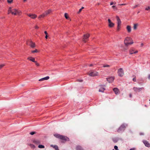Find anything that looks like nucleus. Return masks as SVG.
<instances>
[{
    "label": "nucleus",
    "instance_id": "f257e3e1",
    "mask_svg": "<svg viewBox=\"0 0 150 150\" xmlns=\"http://www.w3.org/2000/svg\"><path fill=\"white\" fill-rule=\"evenodd\" d=\"M124 43L126 46H128L129 45L133 43V40L130 38L127 37L126 38L124 41Z\"/></svg>",
    "mask_w": 150,
    "mask_h": 150
},
{
    "label": "nucleus",
    "instance_id": "f03ea898",
    "mask_svg": "<svg viewBox=\"0 0 150 150\" xmlns=\"http://www.w3.org/2000/svg\"><path fill=\"white\" fill-rule=\"evenodd\" d=\"M54 135L56 137L59 138L60 139L64 140L65 141H69V139L67 137L62 135L58 134H54Z\"/></svg>",
    "mask_w": 150,
    "mask_h": 150
},
{
    "label": "nucleus",
    "instance_id": "7ed1b4c3",
    "mask_svg": "<svg viewBox=\"0 0 150 150\" xmlns=\"http://www.w3.org/2000/svg\"><path fill=\"white\" fill-rule=\"evenodd\" d=\"M88 74L90 76H95L98 75V72L93 70L89 71Z\"/></svg>",
    "mask_w": 150,
    "mask_h": 150
},
{
    "label": "nucleus",
    "instance_id": "20e7f679",
    "mask_svg": "<svg viewBox=\"0 0 150 150\" xmlns=\"http://www.w3.org/2000/svg\"><path fill=\"white\" fill-rule=\"evenodd\" d=\"M52 11L50 9H49L47 11L45 12V13L40 15L39 17V18H44L47 15H48L51 13Z\"/></svg>",
    "mask_w": 150,
    "mask_h": 150
},
{
    "label": "nucleus",
    "instance_id": "39448f33",
    "mask_svg": "<svg viewBox=\"0 0 150 150\" xmlns=\"http://www.w3.org/2000/svg\"><path fill=\"white\" fill-rule=\"evenodd\" d=\"M127 125V124H122L118 129L117 130V132H120L122 131H123L125 129V128Z\"/></svg>",
    "mask_w": 150,
    "mask_h": 150
},
{
    "label": "nucleus",
    "instance_id": "423d86ee",
    "mask_svg": "<svg viewBox=\"0 0 150 150\" xmlns=\"http://www.w3.org/2000/svg\"><path fill=\"white\" fill-rule=\"evenodd\" d=\"M133 90L136 93L139 92L142 90H144V88L143 87L137 88L135 87H134L133 88Z\"/></svg>",
    "mask_w": 150,
    "mask_h": 150
},
{
    "label": "nucleus",
    "instance_id": "0eeeda50",
    "mask_svg": "<svg viewBox=\"0 0 150 150\" xmlns=\"http://www.w3.org/2000/svg\"><path fill=\"white\" fill-rule=\"evenodd\" d=\"M117 73H118V75L121 77L124 74L123 69L122 68L119 69L118 70Z\"/></svg>",
    "mask_w": 150,
    "mask_h": 150
},
{
    "label": "nucleus",
    "instance_id": "6e6552de",
    "mask_svg": "<svg viewBox=\"0 0 150 150\" xmlns=\"http://www.w3.org/2000/svg\"><path fill=\"white\" fill-rule=\"evenodd\" d=\"M20 13L21 12L20 11H18L16 9H12V14H14V15H20Z\"/></svg>",
    "mask_w": 150,
    "mask_h": 150
},
{
    "label": "nucleus",
    "instance_id": "1a4fd4ad",
    "mask_svg": "<svg viewBox=\"0 0 150 150\" xmlns=\"http://www.w3.org/2000/svg\"><path fill=\"white\" fill-rule=\"evenodd\" d=\"M27 44L29 45L32 48H34L35 47V43L31 40H30L29 42H27Z\"/></svg>",
    "mask_w": 150,
    "mask_h": 150
},
{
    "label": "nucleus",
    "instance_id": "9d476101",
    "mask_svg": "<svg viewBox=\"0 0 150 150\" xmlns=\"http://www.w3.org/2000/svg\"><path fill=\"white\" fill-rule=\"evenodd\" d=\"M89 34H88L84 35L83 36V41L85 42H86V40H87V39L89 37Z\"/></svg>",
    "mask_w": 150,
    "mask_h": 150
},
{
    "label": "nucleus",
    "instance_id": "9b49d317",
    "mask_svg": "<svg viewBox=\"0 0 150 150\" xmlns=\"http://www.w3.org/2000/svg\"><path fill=\"white\" fill-rule=\"evenodd\" d=\"M98 91L100 92H103L105 90L104 88L102 85H100L98 86Z\"/></svg>",
    "mask_w": 150,
    "mask_h": 150
},
{
    "label": "nucleus",
    "instance_id": "f8f14e48",
    "mask_svg": "<svg viewBox=\"0 0 150 150\" xmlns=\"http://www.w3.org/2000/svg\"><path fill=\"white\" fill-rule=\"evenodd\" d=\"M108 26L112 28L114 26V24L111 22L110 19H108Z\"/></svg>",
    "mask_w": 150,
    "mask_h": 150
},
{
    "label": "nucleus",
    "instance_id": "ddd939ff",
    "mask_svg": "<svg viewBox=\"0 0 150 150\" xmlns=\"http://www.w3.org/2000/svg\"><path fill=\"white\" fill-rule=\"evenodd\" d=\"M138 52V51L137 50L135 51L134 49L133 48H131L129 50V53L131 54L137 53Z\"/></svg>",
    "mask_w": 150,
    "mask_h": 150
},
{
    "label": "nucleus",
    "instance_id": "4468645a",
    "mask_svg": "<svg viewBox=\"0 0 150 150\" xmlns=\"http://www.w3.org/2000/svg\"><path fill=\"white\" fill-rule=\"evenodd\" d=\"M143 142L146 146L148 147H150V144L147 141L144 140L143 141Z\"/></svg>",
    "mask_w": 150,
    "mask_h": 150
},
{
    "label": "nucleus",
    "instance_id": "2eb2a0df",
    "mask_svg": "<svg viewBox=\"0 0 150 150\" xmlns=\"http://www.w3.org/2000/svg\"><path fill=\"white\" fill-rule=\"evenodd\" d=\"M107 81L109 83H110L113 82L114 79V77H112L110 78H106Z\"/></svg>",
    "mask_w": 150,
    "mask_h": 150
},
{
    "label": "nucleus",
    "instance_id": "dca6fc26",
    "mask_svg": "<svg viewBox=\"0 0 150 150\" xmlns=\"http://www.w3.org/2000/svg\"><path fill=\"white\" fill-rule=\"evenodd\" d=\"M27 15L29 17L32 19H35L36 18L37 16L35 14H28Z\"/></svg>",
    "mask_w": 150,
    "mask_h": 150
},
{
    "label": "nucleus",
    "instance_id": "f3484780",
    "mask_svg": "<svg viewBox=\"0 0 150 150\" xmlns=\"http://www.w3.org/2000/svg\"><path fill=\"white\" fill-rule=\"evenodd\" d=\"M116 18L117 21V25H121V21L119 17L118 16H117L116 17Z\"/></svg>",
    "mask_w": 150,
    "mask_h": 150
},
{
    "label": "nucleus",
    "instance_id": "a211bd4d",
    "mask_svg": "<svg viewBox=\"0 0 150 150\" xmlns=\"http://www.w3.org/2000/svg\"><path fill=\"white\" fill-rule=\"evenodd\" d=\"M113 91L117 95L119 93V90L117 88H114L113 89Z\"/></svg>",
    "mask_w": 150,
    "mask_h": 150
},
{
    "label": "nucleus",
    "instance_id": "6ab92c4d",
    "mask_svg": "<svg viewBox=\"0 0 150 150\" xmlns=\"http://www.w3.org/2000/svg\"><path fill=\"white\" fill-rule=\"evenodd\" d=\"M50 77L49 76H47L46 77L42 78L40 79L39 81H42L44 80H47L49 79Z\"/></svg>",
    "mask_w": 150,
    "mask_h": 150
},
{
    "label": "nucleus",
    "instance_id": "aec40b11",
    "mask_svg": "<svg viewBox=\"0 0 150 150\" xmlns=\"http://www.w3.org/2000/svg\"><path fill=\"white\" fill-rule=\"evenodd\" d=\"M127 29L128 33H130L131 31V27L129 25H128L127 27Z\"/></svg>",
    "mask_w": 150,
    "mask_h": 150
},
{
    "label": "nucleus",
    "instance_id": "412c9836",
    "mask_svg": "<svg viewBox=\"0 0 150 150\" xmlns=\"http://www.w3.org/2000/svg\"><path fill=\"white\" fill-rule=\"evenodd\" d=\"M27 59H29V60H30L33 62H35V59L34 58H33V57H28V58H27Z\"/></svg>",
    "mask_w": 150,
    "mask_h": 150
},
{
    "label": "nucleus",
    "instance_id": "4be33fe9",
    "mask_svg": "<svg viewBox=\"0 0 150 150\" xmlns=\"http://www.w3.org/2000/svg\"><path fill=\"white\" fill-rule=\"evenodd\" d=\"M33 142L36 144H39L40 143V140H35L33 141Z\"/></svg>",
    "mask_w": 150,
    "mask_h": 150
},
{
    "label": "nucleus",
    "instance_id": "5701e85b",
    "mask_svg": "<svg viewBox=\"0 0 150 150\" xmlns=\"http://www.w3.org/2000/svg\"><path fill=\"white\" fill-rule=\"evenodd\" d=\"M76 150H83L81 147L79 146H77L76 147Z\"/></svg>",
    "mask_w": 150,
    "mask_h": 150
},
{
    "label": "nucleus",
    "instance_id": "b1692460",
    "mask_svg": "<svg viewBox=\"0 0 150 150\" xmlns=\"http://www.w3.org/2000/svg\"><path fill=\"white\" fill-rule=\"evenodd\" d=\"M51 146L54 148L55 150H59L58 146L57 145H51Z\"/></svg>",
    "mask_w": 150,
    "mask_h": 150
},
{
    "label": "nucleus",
    "instance_id": "393cba45",
    "mask_svg": "<svg viewBox=\"0 0 150 150\" xmlns=\"http://www.w3.org/2000/svg\"><path fill=\"white\" fill-rule=\"evenodd\" d=\"M12 9H11V8H10L8 11V13L9 14L10 13H12Z\"/></svg>",
    "mask_w": 150,
    "mask_h": 150
},
{
    "label": "nucleus",
    "instance_id": "a878e982",
    "mask_svg": "<svg viewBox=\"0 0 150 150\" xmlns=\"http://www.w3.org/2000/svg\"><path fill=\"white\" fill-rule=\"evenodd\" d=\"M138 26L137 24H134V27H133V29L134 30H135L137 29V27Z\"/></svg>",
    "mask_w": 150,
    "mask_h": 150
},
{
    "label": "nucleus",
    "instance_id": "bb28decb",
    "mask_svg": "<svg viewBox=\"0 0 150 150\" xmlns=\"http://www.w3.org/2000/svg\"><path fill=\"white\" fill-rule=\"evenodd\" d=\"M64 16L65 18L67 19H68L69 18L68 15L66 13L64 14Z\"/></svg>",
    "mask_w": 150,
    "mask_h": 150
},
{
    "label": "nucleus",
    "instance_id": "cd10ccee",
    "mask_svg": "<svg viewBox=\"0 0 150 150\" xmlns=\"http://www.w3.org/2000/svg\"><path fill=\"white\" fill-rule=\"evenodd\" d=\"M38 148H43L45 147V146H44L42 145H39L38 146Z\"/></svg>",
    "mask_w": 150,
    "mask_h": 150
},
{
    "label": "nucleus",
    "instance_id": "c85d7f7f",
    "mask_svg": "<svg viewBox=\"0 0 150 150\" xmlns=\"http://www.w3.org/2000/svg\"><path fill=\"white\" fill-rule=\"evenodd\" d=\"M44 33H45V34L46 35V36H45V38H46V39H47V38H48V36H47V34H48V33H47V32L46 31H45V32H44Z\"/></svg>",
    "mask_w": 150,
    "mask_h": 150
},
{
    "label": "nucleus",
    "instance_id": "c756f323",
    "mask_svg": "<svg viewBox=\"0 0 150 150\" xmlns=\"http://www.w3.org/2000/svg\"><path fill=\"white\" fill-rule=\"evenodd\" d=\"M38 52V50L36 49H35L34 50H33L31 52L33 53H34L36 52Z\"/></svg>",
    "mask_w": 150,
    "mask_h": 150
},
{
    "label": "nucleus",
    "instance_id": "7c9ffc66",
    "mask_svg": "<svg viewBox=\"0 0 150 150\" xmlns=\"http://www.w3.org/2000/svg\"><path fill=\"white\" fill-rule=\"evenodd\" d=\"M120 25H117V30L119 31L120 30Z\"/></svg>",
    "mask_w": 150,
    "mask_h": 150
},
{
    "label": "nucleus",
    "instance_id": "2f4dec72",
    "mask_svg": "<svg viewBox=\"0 0 150 150\" xmlns=\"http://www.w3.org/2000/svg\"><path fill=\"white\" fill-rule=\"evenodd\" d=\"M36 133V132H30V134L31 135H33Z\"/></svg>",
    "mask_w": 150,
    "mask_h": 150
},
{
    "label": "nucleus",
    "instance_id": "473e14b6",
    "mask_svg": "<svg viewBox=\"0 0 150 150\" xmlns=\"http://www.w3.org/2000/svg\"><path fill=\"white\" fill-rule=\"evenodd\" d=\"M103 67H110V66L109 65H105L104 64L103 66Z\"/></svg>",
    "mask_w": 150,
    "mask_h": 150
},
{
    "label": "nucleus",
    "instance_id": "72a5a7b5",
    "mask_svg": "<svg viewBox=\"0 0 150 150\" xmlns=\"http://www.w3.org/2000/svg\"><path fill=\"white\" fill-rule=\"evenodd\" d=\"M35 64H36V65L37 66H39V65H40L38 63H37V62L36 61H35Z\"/></svg>",
    "mask_w": 150,
    "mask_h": 150
},
{
    "label": "nucleus",
    "instance_id": "f704fd0d",
    "mask_svg": "<svg viewBox=\"0 0 150 150\" xmlns=\"http://www.w3.org/2000/svg\"><path fill=\"white\" fill-rule=\"evenodd\" d=\"M5 65L4 64L0 65V69L2 68Z\"/></svg>",
    "mask_w": 150,
    "mask_h": 150
},
{
    "label": "nucleus",
    "instance_id": "c9c22d12",
    "mask_svg": "<svg viewBox=\"0 0 150 150\" xmlns=\"http://www.w3.org/2000/svg\"><path fill=\"white\" fill-rule=\"evenodd\" d=\"M7 1L9 3H11L12 2V1L11 0H7Z\"/></svg>",
    "mask_w": 150,
    "mask_h": 150
},
{
    "label": "nucleus",
    "instance_id": "e433bc0d",
    "mask_svg": "<svg viewBox=\"0 0 150 150\" xmlns=\"http://www.w3.org/2000/svg\"><path fill=\"white\" fill-rule=\"evenodd\" d=\"M112 7L114 9H117V8L115 6H112Z\"/></svg>",
    "mask_w": 150,
    "mask_h": 150
},
{
    "label": "nucleus",
    "instance_id": "4c0bfd02",
    "mask_svg": "<svg viewBox=\"0 0 150 150\" xmlns=\"http://www.w3.org/2000/svg\"><path fill=\"white\" fill-rule=\"evenodd\" d=\"M150 9V7L149 6H148L146 8L145 10H149Z\"/></svg>",
    "mask_w": 150,
    "mask_h": 150
},
{
    "label": "nucleus",
    "instance_id": "58836bf2",
    "mask_svg": "<svg viewBox=\"0 0 150 150\" xmlns=\"http://www.w3.org/2000/svg\"><path fill=\"white\" fill-rule=\"evenodd\" d=\"M114 148L115 150H117L118 149V147L116 146H115L114 147Z\"/></svg>",
    "mask_w": 150,
    "mask_h": 150
},
{
    "label": "nucleus",
    "instance_id": "ea45409f",
    "mask_svg": "<svg viewBox=\"0 0 150 150\" xmlns=\"http://www.w3.org/2000/svg\"><path fill=\"white\" fill-rule=\"evenodd\" d=\"M115 3H115H115H114V2H111V3H110V5H113V4H115Z\"/></svg>",
    "mask_w": 150,
    "mask_h": 150
},
{
    "label": "nucleus",
    "instance_id": "a19ab883",
    "mask_svg": "<svg viewBox=\"0 0 150 150\" xmlns=\"http://www.w3.org/2000/svg\"><path fill=\"white\" fill-rule=\"evenodd\" d=\"M133 81H136V77H134L133 79Z\"/></svg>",
    "mask_w": 150,
    "mask_h": 150
},
{
    "label": "nucleus",
    "instance_id": "79ce46f5",
    "mask_svg": "<svg viewBox=\"0 0 150 150\" xmlns=\"http://www.w3.org/2000/svg\"><path fill=\"white\" fill-rule=\"evenodd\" d=\"M81 11H82V9L81 8H80V9H79V10L78 12V13H80Z\"/></svg>",
    "mask_w": 150,
    "mask_h": 150
},
{
    "label": "nucleus",
    "instance_id": "37998d69",
    "mask_svg": "<svg viewBox=\"0 0 150 150\" xmlns=\"http://www.w3.org/2000/svg\"><path fill=\"white\" fill-rule=\"evenodd\" d=\"M138 6V5H135L134 6V7L133 8H136V7H137Z\"/></svg>",
    "mask_w": 150,
    "mask_h": 150
},
{
    "label": "nucleus",
    "instance_id": "c03bdc74",
    "mask_svg": "<svg viewBox=\"0 0 150 150\" xmlns=\"http://www.w3.org/2000/svg\"><path fill=\"white\" fill-rule=\"evenodd\" d=\"M139 134L140 135H144V134L143 133H140Z\"/></svg>",
    "mask_w": 150,
    "mask_h": 150
},
{
    "label": "nucleus",
    "instance_id": "a18cd8bd",
    "mask_svg": "<svg viewBox=\"0 0 150 150\" xmlns=\"http://www.w3.org/2000/svg\"><path fill=\"white\" fill-rule=\"evenodd\" d=\"M126 5V4H119V5H121V6H123V5Z\"/></svg>",
    "mask_w": 150,
    "mask_h": 150
},
{
    "label": "nucleus",
    "instance_id": "49530a36",
    "mask_svg": "<svg viewBox=\"0 0 150 150\" xmlns=\"http://www.w3.org/2000/svg\"><path fill=\"white\" fill-rule=\"evenodd\" d=\"M39 28V27L37 26H36L35 27V29H38Z\"/></svg>",
    "mask_w": 150,
    "mask_h": 150
},
{
    "label": "nucleus",
    "instance_id": "de8ad7c7",
    "mask_svg": "<svg viewBox=\"0 0 150 150\" xmlns=\"http://www.w3.org/2000/svg\"><path fill=\"white\" fill-rule=\"evenodd\" d=\"M148 78L149 79H150V74L149 75Z\"/></svg>",
    "mask_w": 150,
    "mask_h": 150
},
{
    "label": "nucleus",
    "instance_id": "09e8293b",
    "mask_svg": "<svg viewBox=\"0 0 150 150\" xmlns=\"http://www.w3.org/2000/svg\"><path fill=\"white\" fill-rule=\"evenodd\" d=\"M129 150H135V149L134 148H132L130 149Z\"/></svg>",
    "mask_w": 150,
    "mask_h": 150
},
{
    "label": "nucleus",
    "instance_id": "8fccbe9b",
    "mask_svg": "<svg viewBox=\"0 0 150 150\" xmlns=\"http://www.w3.org/2000/svg\"><path fill=\"white\" fill-rule=\"evenodd\" d=\"M144 45V44L143 43H141V46L142 47Z\"/></svg>",
    "mask_w": 150,
    "mask_h": 150
},
{
    "label": "nucleus",
    "instance_id": "3c124183",
    "mask_svg": "<svg viewBox=\"0 0 150 150\" xmlns=\"http://www.w3.org/2000/svg\"><path fill=\"white\" fill-rule=\"evenodd\" d=\"M132 95L131 94H129V97H132Z\"/></svg>",
    "mask_w": 150,
    "mask_h": 150
},
{
    "label": "nucleus",
    "instance_id": "603ef678",
    "mask_svg": "<svg viewBox=\"0 0 150 150\" xmlns=\"http://www.w3.org/2000/svg\"><path fill=\"white\" fill-rule=\"evenodd\" d=\"M84 8L83 7H82L81 9L82 10Z\"/></svg>",
    "mask_w": 150,
    "mask_h": 150
},
{
    "label": "nucleus",
    "instance_id": "864d4df0",
    "mask_svg": "<svg viewBox=\"0 0 150 150\" xmlns=\"http://www.w3.org/2000/svg\"><path fill=\"white\" fill-rule=\"evenodd\" d=\"M92 64H91L90 65V66H92Z\"/></svg>",
    "mask_w": 150,
    "mask_h": 150
},
{
    "label": "nucleus",
    "instance_id": "5fc2aeb1",
    "mask_svg": "<svg viewBox=\"0 0 150 150\" xmlns=\"http://www.w3.org/2000/svg\"><path fill=\"white\" fill-rule=\"evenodd\" d=\"M26 1V0H23V1L24 2L25 1Z\"/></svg>",
    "mask_w": 150,
    "mask_h": 150
},
{
    "label": "nucleus",
    "instance_id": "6e6d98bb",
    "mask_svg": "<svg viewBox=\"0 0 150 150\" xmlns=\"http://www.w3.org/2000/svg\"><path fill=\"white\" fill-rule=\"evenodd\" d=\"M139 12H138L137 13H138Z\"/></svg>",
    "mask_w": 150,
    "mask_h": 150
},
{
    "label": "nucleus",
    "instance_id": "4d7b16f0",
    "mask_svg": "<svg viewBox=\"0 0 150 150\" xmlns=\"http://www.w3.org/2000/svg\"><path fill=\"white\" fill-rule=\"evenodd\" d=\"M82 81V80H81V81Z\"/></svg>",
    "mask_w": 150,
    "mask_h": 150
},
{
    "label": "nucleus",
    "instance_id": "13d9d810",
    "mask_svg": "<svg viewBox=\"0 0 150 150\" xmlns=\"http://www.w3.org/2000/svg\"><path fill=\"white\" fill-rule=\"evenodd\" d=\"M112 150H115L114 149H113Z\"/></svg>",
    "mask_w": 150,
    "mask_h": 150
},
{
    "label": "nucleus",
    "instance_id": "bf43d9fd",
    "mask_svg": "<svg viewBox=\"0 0 150 150\" xmlns=\"http://www.w3.org/2000/svg\"><path fill=\"white\" fill-rule=\"evenodd\" d=\"M119 150L117 149V150Z\"/></svg>",
    "mask_w": 150,
    "mask_h": 150
},
{
    "label": "nucleus",
    "instance_id": "052dcab7",
    "mask_svg": "<svg viewBox=\"0 0 150 150\" xmlns=\"http://www.w3.org/2000/svg\"><path fill=\"white\" fill-rule=\"evenodd\" d=\"M149 101H150V99L149 100Z\"/></svg>",
    "mask_w": 150,
    "mask_h": 150
},
{
    "label": "nucleus",
    "instance_id": "680f3d73",
    "mask_svg": "<svg viewBox=\"0 0 150 150\" xmlns=\"http://www.w3.org/2000/svg\"><path fill=\"white\" fill-rule=\"evenodd\" d=\"M149 103H150V102Z\"/></svg>",
    "mask_w": 150,
    "mask_h": 150
}]
</instances>
